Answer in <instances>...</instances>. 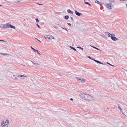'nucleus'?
Returning a JSON list of instances; mask_svg holds the SVG:
<instances>
[{
	"instance_id": "1",
	"label": "nucleus",
	"mask_w": 127,
	"mask_h": 127,
	"mask_svg": "<svg viewBox=\"0 0 127 127\" xmlns=\"http://www.w3.org/2000/svg\"><path fill=\"white\" fill-rule=\"evenodd\" d=\"M79 95L81 98L85 100L90 101L94 100V98L88 94L81 93Z\"/></svg>"
},
{
	"instance_id": "2",
	"label": "nucleus",
	"mask_w": 127,
	"mask_h": 127,
	"mask_svg": "<svg viewBox=\"0 0 127 127\" xmlns=\"http://www.w3.org/2000/svg\"><path fill=\"white\" fill-rule=\"evenodd\" d=\"M9 23H7L5 25L1 24L0 25V27L3 29L8 28H9Z\"/></svg>"
},
{
	"instance_id": "3",
	"label": "nucleus",
	"mask_w": 127,
	"mask_h": 127,
	"mask_svg": "<svg viewBox=\"0 0 127 127\" xmlns=\"http://www.w3.org/2000/svg\"><path fill=\"white\" fill-rule=\"evenodd\" d=\"M76 78L79 82L83 83L85 82V80L82 78H80L78 77H77Z\"/></svg>"
},
{
	"instance_id": "4",
	"label": "nucleus",
	"mask_w": 127,
	"mask_h": 127,
	"mask_svg": "<svg viewBox=\"0 0 127 127\" xmlns=\"http://www.w3.org/2000/svg\"><path fill=\"white\" fill-rule=\"evenodd\" d=\"M44 37L46 39H52L55 38L51 35L45 36H44Z\"/></svg>"
},
{
	"instance_id": "5",
	"label": "nucleus",
	"mask_w": 127,
	"mask_h": 127,
	"mask_svg": "<svg viewBox=\"0 0 127 127\" xmlns=\"http://www.w3.org/2000/svg\"><path fill=\"white\" fill-rule=\"evenodd\" d=\"M105 5L106 6H107V7L109 9H111L112 8V7L111 5L110 4H106Z\"/></svg>"
},
{
	"instance_id": "6",
	"label": "nucleus",
	"mask_w": 127,
	"mask_h": 127,
	"mask_svg": "<svg viewBox=\"0 0 127 127\" xmlns=\"http://www.w3.org/2000/svg\"><path fill=\"white\" fill-rule=\"evenodd\" d=\"M16 75H13L12 77V79L15 81H17L18 80V78L17 77H15Z\"/></svg>"
},
{
	"instance_id": "7",
	"label": "nucleus",
	"mask_w": 127,
	"mask_h": 127,
	"mask_svg": "<svg viewBox=\"0 0 127 127\" xmlns=\"http://www.w3.org/2000/svg\"><path fill=\"white\" fill-rule=\"evenodd\" d=\"M111 38L113 41H116L118 40V38L114 36H111Z\"/></svg>"
},
{
	"instance_id": "8",
	"label": "nucleus",
	"mask_w": 127,
	"mask_h": 127,
	"mask_svg": "<svg viewBox=\"0 0 127 127\" xmlns=\"http://www.w3.org/2000/svg\"><path fill=\"white\" fill-rule=\"evenodd\" d=\"M123 126V124L122 123H118V124L117 126L118 127H122Z\"/></svg>"
},
{
	"instance_id": "9",
	"label": "nucleus",
	"mask_w": 127,
	"mask_h": 127,
	"mask_svg": "<svg viewBox=\"0 0 127 127\" xmlns=\"http://www.w3.org/2000/svg\"><path fill=\"white\" fill-rule=\"evenodd\" d=\"M75 12L76 15L77 16H80L81 15V13L77 12V11H75Z\"/></svg>"
},
{
	"instance_id": "10",
	"label": "nucleus",
	"mask_w": 127,
	"mask_h": 127,
	"mask_svg": "<svg viewBox=\"0 0 127 127\" xmlns=\"http://www.w3.org/2000/svg\"><path fill=\"white\" fill-rule=\"evenodd\" d=\"M92 60H94V61H95V62H96L97 63H98L101 64H103L100 61H97V60H95L93 58V59H92Z\"/></svg>"
},
{
	"instance_id": "11",
	"label": "nucleus",
	"mask_w": 127,
	"mask_h": 127,
	"mask_svg": "<svg viewBox=\"0 0 127 127\" xmlns=\"http://www.w3.org/2000/svg\"><path fill=\"white\" fill-rule=\"evenodd\" d=\"M67 12L68 13H69L70 14H73V12L69 9H68L67 10Z\"/></svg>"
},
{
	"instance_id": "12",
	"label": "nucleus",
	"mask_w": 127,
	"mask_h": 127,
	"mask_svg": "<svg viewBox=\"0 0 127 127\" xmlns=\"http://www.w3.org/2000/svg\"><path fill=\"white\" fill-rule=\"evenodd\" d=\"M105 34H106L109 37H110L111 36V34L108 32H106Z\"/></svg>"
},
{
	"instance_id": "13",
	"label": "nucleus",
	"mask_w": 127,
	"mask_h": 127,
	"mask_svg": "<svg viewBox=\"0 0 127 127\" xmlns=\"http://www.w3.org/2000/svg\"><path fill=\"white\" fill-rule=\"evenodd\" d=\"M9 27L12 29H15V26L11 25V24H9Z\"/></svg>"
},
{
	"instance_id": "14",
	"label": "nucleus",
	"mask_w": 127,
	"mask_h": 127,
	"mask_svg": "<svg viewBox=\"0 0 127 127\" xmlns=\"http://www.w3.org/2000/svg\"><path fill=\"white\" fill-rule=\"evenodd\" d=\"M8 123H9V121L8 120H7L5 122V125H8Z\"/></svg>"
},
{
	"instance_id": "15",
	"label": "nucleus",
	"mask_w": 127,
	"mask_h": 127,
	"mask_svg": "<svg viewBox=\"0 0 127 127\" xmlns=\"http://www.w3.org/2000/svg\"><path fill=\"white\" fill-rule=\"evenodd\" d=\"M31 61L32 62V63L33 64V65H39V64H38L37 63H34V62L32 61Z\"/></svg>"
},
{
	"instance_id": "16",
	"label": "nucleus",
	"mask_w": 127,
	"mask_h": 127,
	"mask_svg": "<svg viewBox=\"0 0 127 127\" xmlns=\"http://www.w3.org/2000/svg\"><path fill=\"white\" fill-rule=\"evenodd\" d=\"M84 2L86 4H88L90 6H91V4L90 3H89L88 2H86V1L85 0H84Z\"/></svg>"
},
{
	"instance_id": "17",
	"label": "nucleus",
	"mask_w": 127,
	"mask_h": 127,
	"mask_svg": "<svg viewBox=\"0 0 127 127\" xmlns=\"http://www.w3.org/2000/svg\"><path fill=\"white\" fill-rule=\"evenodd\" d=\"M69 18V16L68 15H66L64 17V18L66 20L68 19Z\"/></svg>"
},
{
	"instance_id": "18",
	"label": "nucleus",
	"mask_w": 127,
	"mask_h": 127,
	"mask_svg": "<svg viewBox=\"0 0 127 127\" xmlns=\"http://www.w3.org/2000/svg\"><path fill=\"white\" fill-rule=\"evenodd\" d=\"M5 125V124L4 123V121H2L1 124V126H4V125Z\"/></svg>"
},
{
	"instance_id": "19",
	"label": "nucleus",
	"mask_w": 127,
	"mask_h": 127,
	"mask_svg": "<svg viewBox=\"0 0 127 127\" xmlns=\"http://www.w3.org/2000/svg\"><path fill=\"white\" fill-rule=\"evenodd\" d=\"M70 47L71 49H73V50H74V51H77L76 50V49H75L74 47H72L71 46H70Z\"/></svg>"
},
{
	"instance_id": "20",
	"label": "nucleus",
	"mask_w": 127,
	"mask_h": 127,
	"mask_svg": "<svg viewBox=\"0 0 127 127\" xmlns=\"http://www.w3.org/2000/svg\"><path fill=\"white\" fill-rule=\"evenodd\" d=\"M31 48L35 52H36L37 50L33 48L32 47H31Z\"/></svg>"
},
{
	"instance_id": "21",
	"label": "nucleus",
	"mask_w": 127,
	"mask_h": 127,
	"mask_svg": "<svg viewBox=\"0 0 127 127\" xmlns=\"http://www.w3.org/2000/svg\"><path fill=\"white\" fill-rule=\"evenodd\" d=\"M92 47H93V48H95V49L97 50H100L99 49H98V48H97L96 47H94V46H92Z\"/></svg>"
},
{
	"instance_id": "22",
	"label": "nucleus",
	"mask_w": 127,
	"mask_h": 127,
	"mask_svg": "<svg viewBox=\"0 0 127 127\" xmlns=\"http://www.w3.org/2000/svg\"><path fill=\"white\" fill-rule=\"evenodd\" d=\"M20 77H26V78L27 77L26 76H25L24 75H21Z\"/></svg>"
},
{
	"instance_id": "23",
	"label": "nucleus",
	"mask_w": 127,
	"mask_h": 127,
	"mask_svg": "<svg viewBox=\"0 0 127 127\" xmlns=\"http://www.w3.org/2000/svg\"><path fill=\"white\" fill-rule=\"evenodd\" d=\"M118 108L120 110V111L122 112V110L121 108L119 106V105H118Z\"/></svg>"
},
{
	"instance_id": "24",
	"label": "nucleus",
	"mask_w": 127,
	"mask_h": 127,
	"mask_svg": "<svg viewBox=\"0 0 127 127\" xmlns=\"http://www.w3.org/2000/svg\"><path fill=\"white\" fill-rule=\"evenodd\" d=\"M95 2L96 3H97L98 4H99V2L98 0H96L95 1Z\"/></svg>"
},
{
	"instance_id": "25",
	"label": "nucleus",
	"mask_w": 127,
	"mask_h": 127,
	"mask_svg": "<svg viewBox=\"0 0 127 127\" xmlns=\"http://www.w3.org/2000/svg\"><path fill=\"white\" fill-rule=\"evenodd\" d=\"M61 28L62 29H64V30H65V31H67V32H68V30H67L66 29L64 28H63V27H61Z\"/></svg>"
},
{
	"instance_id": "26",
	"label": "nucleus",
	"mask_w": 127,
	"mask_h": 127,
	"mask_svg": "<svg viewBox=\"0 0 127 127\" xmlns=\"http://www.w3.org/2000/svg\"><path fill=\"white\" fill-rule=\"evenodd\" d=\"M37 23H38L39 22V21L38 18H36L35 19Z\"/></svg>"
},
{
	"instance_id": "27",
	"label": "nucleus",
	"mask_w": 127,
	"mask_h": 127,
	"mask_svg": "<svg viewBox=\"0 0 127 127\" xmlns=\"http://www.w3.org/2000/svg\"><path fill=\"white\" fill-rule=\"evenodd\" d=\"M2 55H8V54L5 53H2Z\"/></svg>"
},
{
	"instance_id": "28",
	"label": "nucleus",
	"mask_w": 127,
	"mask_h": 127,
	"mask_svg": "<svg viewBox=\"0 0 127 127\" xmlns=\"http://www.w3.org/2000/svg\"><path fill=\"white\" fill-rule=\"evenodd\" d=\"M107 64H109L111 66H114V65H112V64H110L109 63H108V62H107Z\"/></svg>"
},
{
	"instance_id": "29",
	"label": "nucleus",
	"mask_w": 127,
	"mask_h": 127,
	"mask_svg": "<svg viewBox=\"0 0 127 127\" xmlns=\"http://www.w3.org/2000/svg\"><path fill=\"white\" fill-rule=\"evenodd\" d=\"M21 1V0H17V3H19Z\"/></svg>"
},
{
	"instance_id": "30",
	"label": "nucleus",
	"mask_w": 127,
	"mask_h": 127,
	"mask_svg": "<svg viewBox=\"0 0 127 127\" xmlns=\"http://www.w3.org/2000/svg\"><path fill=\"white\" fill-rule=\"evenodd\" d=\"M36 25L38 28H39L40 29H41L40 27L39 26L38 24H37Z\"/></svg>"
},
{
	"instance_id": "31",
	"label": "nucleus",
	"mask_w": 127,
	"mask_h": 127,
	"mask_svg": "<svg viewBox=\"0 0 127 127\" xmlns=\"http://www.w3.org/2000/svg\"><path fill=\"white\" fill-rule=\"evenodd\" d=\"M87 57L90 58V59H92H92H93V58H92L90 56H88Z\"/></svg>"
},
{
	"instance_id": "32",
	"label": "nucleus",
	"mask_w": 127,
	"mask_h": 127,
	"mask_svg": "<svg viewBox=\"0 0 127 127\" xmlns=\"http://www.w3.org/2000/svg\"><path fill=\"white\" fill-rule=\"evenodd\" d=\"M70 18H71V19L72 20V21L73 22H74V20H73V17H70Z\"/></svg>"
},
{
	"instance_id": "33",
	"label": "nucleus",
	"mask_w": 127,
	"mask_h": 127,
	"mask_svg": "<svg viewBox=\"0 0 127 127\" xmlns=\"http://www.w3.org/2000/svg\"><path fill=\"white\" fill-rule=\"evenodd\" d=\"M67 24L69 25V26H71V24L70 23H67Z\"/></svg>"
},
{
	"instance_id": "34",
	"label": "nucleus",
	"mask_w": 127,
	"mask_h": 127,
	"mask_svg": "<svg viewBox=\"0 0 127 127\" xmlns=\"http://www.w3.org/2000/svg\"><path fill=\"white\" fill-rule=\"evenodd\" d=\"M21 75H19V74H16V76H17V77H19V76H21Z\"/></svg>"
},
{
	"instance_id": "35",
	"label": "nucleus",
	"mask_w": 127,
	"mask_h": 127,
	"mask_svg": "<svg viewBox=\"0 0 127 127\" xmlns=\"http://www.w3.org/2000/svg\"><path fill=\"white\" fill-rule=\"evenodd\" d=\"M8 125H7V124L6 125H5L4 126V127H8Z\"/></svg>"
},
{
	"instance_id": "36",
	"label": "nucleus",
	"mask_w": 127,
	"mask_h": 127,
	"mask_svg": "<svg viewBox=\"0 0 127 127\" xmlns=\"http://www.w3.org/2000/svg\"><path fill=\"white\" fill-rule=\"evenodd\" d=\"M36 52H37V53L40 55H41V54L38 51V50H37L36 51Z\"/></svg>"
},
{
	"instance_id": "37",
	"label": "nucleus",
	"mask_w": 127,
	"mask_h": 127,
	"mask_svg": "<svg viewBox=\"0 0 127 127\" xmlns=\"http://www.w3.org/2000/svg\"><path fill=\"white\" fill-rule=\"evenodd\" d=\"M115 35V34H111V36H114Z\"/></svg>"
},
{
	"instance_id": "38",
	"label": "nucleus",
	"mask_w": 127,
	"mask_h": 127,
	"mask_svg": "<svg viewBox=\"0 0 127 127\" xmlns=\"http://www.w3.org/2000/svg\"><path fill=\"white\" fill-rule=\"evenodd\" d=\"M0 41L5 42L4 40H0Z\"/></svg>"
},
{
	"instance_id": "39",
	"label": "nucleus",
	"mask_w": 127,
	"mask_h": 127,
	"mask_svg": "<svg viewBox=\"0 0 127 127\" xmlns=\"http://www.w3.org/2000/svg\"><path fill=\"white\" fill-rule=\"evenodd\" d=\"M77 48H78L80 49H81V47H77Z\"/></svg>"
},
{
	"instance_id": "40",
	"label": "nucleus",
	"mask_w": 127,
	"mask_h": 127,
	"mask_svg": "<svg viewBox=\"0 0 127 127\" xmlns=\"http://www.w3.org/2000/svg\"><path fill=\"white\" fill-rule=\"evenodd\" d=\"M70 99L71 100H73V99L72 98H71Z\"/></svg>"
},
{
	"instance_id": "41",
	"label": "nucleus",
	"mask_w": 127,
	"mask_h": 127,
	"mask_svg": "<svg viewBox=\"0 0 127 127\" xmlns=\"http://www.w3.org/2000/svg\"><path fill=\"white\" fill-rule=\"evenodd\" d=\"M81 49L82 51L83 50V48H81Z\"/></svg>"
},
{
	"instance_id": "42",
	"label": "nucleus",
	"mask_w": 127,
	"mask_h": 127,
	"mask_svg": "<svg viewBox=\"0 0 127 127\" xmlns=\"http://www.w3.org/2000/svg\"><path fill=\"white\" fill-rule=\"evenodd\" d=\"M122 114H124V115H125V114H124V113H123V112L122 111Z\"/></svg>"
},
{
	"instance_id": "43",
	"label": "nucleus",
	"mask_w": 127,
	"mask_h": 127,
	"mask_svg": "<svg viewBox=\"0 0 127 127\" xmlns=\"http://www.w3.org/2000/svg\"><path fill=\"white\" fill-rule=\"evenodd\" d=\"M121 0L122 1H124L125 0Z\"/></svg>"
},
{
	"instance_id": "44",
	"label": "nucleus",
	"mask_w": 127,
	"mask_h": 127,
	"mask_svg": "<svg viewBox=\"0 0 127 127\" xmlns=\"http://www.w3.org/2000/svg\"><path fill=\"white\" fill-rule=\"evenodd\" d=\"M126 7L127 8V4H126Z\"/></svg>"
},
{
	"instance_id": "45",
	"label": "nucleus",
	"mask_w": 127,
	"mask_h": 127,
	"mask_svg": "<svg viewBox=\"0 0 127 127\" xmlns=\"http://www.w3.org/2000/svg\"><path fill=\"white\" fill-rule=\"evenodd\" d=\"M37 39L39 41H40V42H41V41H40L39 40H38V39Z\"/></svg>"
},
{
	"instance_id": "46",
	"label": "nucleus",
	"mask_w": 127,
	"mask_h": 127,
	"mask_svg": "<svg viewBox=\"0 0 127 127\" xmlns=\"http://www.w3.org/2000/svg\"><path fill=\"white\" fill-rule=\"evenodd\" d=\"M37 4H39V5H42V4H39V3H37Z\"/></svg>"
},
{
	"instance_id": "47",
	"label": "nucleus",
	"mask_w": 127,
	"mask_h": 127,
	"mask_svg": "<svg viewBox=\"0 0 127 127\" xmlns=\"http://www.w3.org/2000/svg\"><path fill=\"white\" fill-rule=\"evenodd\" d=\"M0 54L2 55V53H0Z\"/></svg>"
},
{
	"instance_id": "48",
	"label": "nucleus",
	"mask_w": 127,
	"mask_h": 127,
	"mask_svg": "<svg viewBox=\"0 0 127 127\" xmlns=\"http://www.w3.org/2000/svg\"><path fill=\"white\" fill-rule=\"evenodd\" d=\"M0 6H1V5H0Z\"/></svg>"
}]
</instances>
